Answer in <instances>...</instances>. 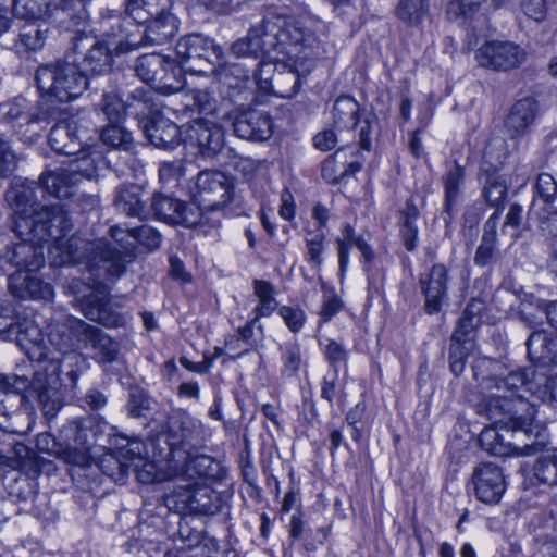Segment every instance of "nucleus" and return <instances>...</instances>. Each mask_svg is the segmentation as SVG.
Returning a JSON list of instances; mask_svg holds the SVG:
<instances>
[{
  "label": "nucleus",
  "instance_id": "nucleus-1",
  "mask_svg": "<svg viewBox=\"0 0 557 557\" xmlns=\"http://www.w3.org/2000/svg\"><path fill=\"white\" fill-rule=\"evenodd\" d=\"M44 189L39 182L15 178L5 193V199L13 210L14 231L17 234H33L39 240L53 239L50 247L52 264L58 267L85 264L90 281L104 285L122 275L125 264L134 257L139 238V228H110L112 238L124 250L117 251L103 239L85 242L77 237L64 239L72 223L61 205H42Z\"/></svg>",
  "mask_w": 557,
  "mask_h": 557
},
{
  "label": "nucleus",
  "instance_id": "nucleus-2",
  "mask_svg": "<svg viewBox=\"0 0 557 557\" xmlns=\"http://www.w3.org/2000/svg\"><path fill=\"white\" fill-rule=\"evenodd\" d=\"M323 47L314 34L283 17L268 16L259 25L250 28L248 35L232 46L236 57L268 55L273 60H287L294 72L278 74L277 82L293 81V86L282 97L290 98L300 88V76L309 74L315 66V60L323 53Z\"/></svg>",
  "mask_w": 557,
  "mask_h": 557
},
{
  "label": "nucleus",
  "instance_id": "nucleus-3",
  "mask_svg": "<svg viewBox=\"0 0 557 557\" xmlns=\"http://www.w3.org/2000/svg\"><path fill=\"white\" fill-rule=\"evenodd\" d=\"M495 392L491 393L486 408L492 417L505 416L513 428H521L528 434L542 436L545 425L536 419L537 409L528 400L542 386V376L533 369H518L502 379H491Z\"/></svg>",
  "mask_w": 557,
  "mask_h": 557
},
{
  "label": "nucleus",
  "instance_id": "nucleus-4",
  "mask_svg": "<svg viewBox=\"0 0 557 557\" xmlns=\"http://www.w3.org/2000/svg\"><path fill=\"white\" fill-rule=\"evenodd\" d=\"M82 358L78 354L55 355L49 351L36 362L32 391L47 420L53 419L64 405L65 396H75Z\"/></svg>",
  "mask_w": 557,
  "mask_h": 557
},
{
  "label": "nucleus",
  "instance_id": "nucleus-5",
  "mask_svg": "<svg viewBox=\"0 0 557 557\" xmlns=\"http://www.w3.org/2000/svg\"><path fill=\"white\" fill-rule=\"evenodd\" d=\"M88 38H77L72 54L37 67L35 81L44 99L54 102H70L78 98L88 87V78L76 63L75 55L86 47Z\"/></svg>",
  "mask_w": 557,
  "mask_h": 557
},
{
  "label": "nucleus",
  "instance_id": "nucleus-6",
  "mask_svg": "<svg viewBox=\"0 0 557 557\" xmlns=\"http://www.w3.org/2000/svg\"><path fill=\"white\" fill-rule=\"evenodd\" d=\"M146 429L148 447H153V451L159 449L161 455L168 454L176 463L186 455V450H191V442L197 434L196 422L186 413H177L166 423V416L159 412L146 424Z\"/></svg>",
  "mask_w": 557,
  "mask_h": 557
},
{
  "label": "nucleus",
  "instance_id": "nucleus-7",
  "mask_svg": "<svg viewBox=\"0 0 557 557\" xmlns=\"http://www.w3.org/2000/svg\"><path fill=\"white\" fill-rule=\"evenodd\" d=\"M186 475L176 476V485L168 503L176 510L196 515H215L222 509L220 495L203 482H191Z\"/></svg>",
  "mask_w": 557,
  "mask_h": 557
},
{
  "label": "nucleus",
  "instance_id": "nucleus-8",
  "mask_svg": "<svg viewBox=\"0 0 557 557\" xmlns=\"http://www.w3.org/2000/svg\"><path fill=\"white\" fill-rule=\"evenodd\" d=\"M95 171L91 161L83 157L71 161L67 168L42 173L39 177V184L45 195L49 194L59 199L69 198L74 194L73 188L83 178H91Z\"/></svg>",
  "mask_w": 557,
  "mask_h": 557
},
{
  "label": "nucleus",
  "instance_id": "nucleus-9",
  "mask_svg": "<svg viewBox=\"0 0 557 557\" xmlns=\"http://www.w3.org/2000/svg\"><path fill=\"white\" fill-rule=\"evenodd\" d=\"M141 82L152 90L170 95L183 88L181 70L159 53L141 54Z\"/></svg>",
  "mask_w": 557,
  "mask_h": 557
},
{
  "label": "nucleus",
  "instance_id": "nucleus-10",
  "mask_svg": "<svg viewBox=\"0 0 557 557\" xmlns=\"http://www.w3.org/2000/svg\"><path fill=\"white\" fill-rule=\"evenodd\" d=\"M219 54L220 48L213 40L199 34L187 35L176 44V55L180 62L177 69L181 71L205 72L207 65L212 64L213 59L219 58Z\"/></svg>",
  "mask_w": 557,
  "mask_h": 557
},
{
  "label": "nucleus",
  "instance_id": "nucleus-11",
  "mask_svg": "<svg viewBox=\"0 0 557 557\" xmlns=\"http://www.w3.org/2000/svg\"><path fill=\"white\" fill-rule=\"evenodd\" d=\"M18 235L24 236L23 240L5 247L0 256V261H4L11 268H14L15 272H37L45 263L42 245L50 239L39 240L35 236L33 237L30 233Z\"/></svg>",
  "mask_w": 557,
  "mask_h": 557
},
{
  "label": "nucleus",
  "instance_id": "nucleus-12",
  "mask_svg": "<svg viewBox=\"0 0 557 557\" xmlns=\"http://www.w3.org/2000/svg\"><path fill=\"white\" fill-rule=\"evenodd\" d=\"M195 201L203 205L211 212L221 210L232 196V182L218 171L200 172L196 181Z\"/></svg>",
  "mask_w": 557,
  "mask_h": 557
},
{
  "label": "nucleus",
  "instance_id": "nucleus-13",
  "mask_svg": "<svg viewBox=\"0 0 557 557\" xmlns=\"http://www.w3.org/2000/svg\"><path fill=\"white\" fill-rule=\"evenodd\" d=\"M527 52L511 41H488L476 51V60L483 67L508 71L527 60Z\"/></svg>",
  "mask_w": 557,
  "mask_h": 557
},
{
  "label": "nucleus",
  "instance_id": "nucleus-14",
  "mask_svg": "<svg viewBox=\"0 0 557 557\" xmlns=\"http://www.w3.org/2000/svg\"><path fill=\"white\" fill-rule=\"evenodd\" d=\"M490 418L494 420L493 425L484 428L479 435V442L481 447L490 453L491 455L498 457H508L519 449L513 446L511 442L507 438L508 436H512L510 429L512 432H523L528 437L534 436V434H528L521 428H513L512 423H505L504 421H508L505 416L498 414L497 418L492 417L488 412Z\"/></svg>",
  "mask_w": 557,
  "mask_h": 557
},
{
  "label": "nucleus",
  "instance_id": "nucleus-15",
  "mask_svg": "<svg viewBox=\"0 0 557 557\" xmlns=\"http://www.w3.org/2000/svg\"><path fill=\"white\" fill-rule=\"evenodd\" d=\"M471 484L475 497L484 504H497L506 491L503 470L492 463H480L472 473Z\"/></svg>",
  "mask_w": 557,
  "mask_h": 557
},
{
  "label": "nucleus",
  "instance_id": "nucleus-16",
  "mask_svg": "<svg viewBox=\"0 0 557 557\" xmlns=\"http://www.w3.org/2000/svg\"><path fill=\"white\" fill-rule=\"evenodd\" d=\"M539 112V102L534 98L524 97L517 100L504 119V133L510 139H519L525 136L534 125Z\"/></svg>",
  "mask_w": 557,
  "mask_h": 557
},
{
  "label": "nucleus",
  "instance_id": "nucleus-17",
  "mask_svg": "<svg viewBox=\"0 0 557 557\" xmlns=\"http://www.w3.org/2000/svg\"><path fill=\"white\" fill-rule=\"evenodd\" d=\"M448 270L442 263L434 264L426 274L420 276V286L425 298L426 313H438L447 296Z\"/></svg>",
  "mask_w": 557,
  "mask_h": 557
},
{
  "label": "nucleus",
  "instance_id": "nucleus-18",
  "mask_svg": "<svg viewBox=\"0 0 557 557\" xmlns=\"http://www.w3.org/2000/svg\"><path fill=\"white\" fill-rule=\"evenodd\" d=\"M141 25H144L141 46L163 45L177 34L180 21L170 10H166L141 17Z\"/></svg>",
  "mask_w": 557,
  "mask_h": 557
},
{
  "label": "nucleus",
  "instance_id": "nucleus-19",
  "mask_svg": "<svg viewBox=\"0 0 557 557\" xmlns=\"http://www.w3.org/2000/svg\"><path fill=\"white\" fill-rule=\"evenodd\" d=\"M234 133L239 138L264 141L273 133L271 117L267 112L249 109L240 112L233 123Z\"/></svg>",
  "mask_w": 557,
  "mask_h": 557
},
{
  "label": "nucleus",
  "instance_id": "nucleus-20",
  "mask_svg": "<svg viewBox=\"0 0 557 557\" xmlns=\"http://www.w3.org/2000/svg\"><path fill=\"white\" fill-rule=\"evenodd\" d=\"M79 301L83 314L106 327H119L125 324L126 318L115 310L102 292H92Z\"/></svg>",
  "mask_w": 557,
  "mask_h": 557
},
{
  "label": "nucleus",
  "instance_id": "nucleus-21",
  "mask_svg": "<svg viewBox=\"0 0 557 557\" xmlns=\"http://www.w3.org/2000/svg\"><path fill=\"white\" fill-rule=\"evenodd\" d=\"M13 338L23 348L29 360L37 362L50 351L42 346L44 335L32 319L16 313V325L11 327Z\"/></svg>",
  "mask_w": 557,
  "mask_h": 557
},
{
  "label": "nucleus",
  "instance_id": "nucleus-22",
  "mask_svg": "<svg viewBox=\"0 0 557 557\" xmlns=\"http://www.w3.org/2000/svg\"><path fill=\"white\" fill-rule=\"evenodd\" d=\"M187 139L191 145H196L199 153L206 158L215 156L224 146L222 128L206 120H195L189 125Z\"/></svg>",
  "mask_w": 557,
  "mask_h": 557
},
{
  "label": "nucleus",
  "instance_id": "nucleus-23",
  "mask_svg": "<svg viewBox=\"0 0 557 557\" xmlns=\"http://www.w3.org/2000/svg\"><path fill=\"white\" fill-rule=\"evenodd\" d=\"M16 36L10 47L17 54L40 50L47 39L48 25L40 20H18L14 24Z\"/></svg>",
  "mask_w": 557,
  "mask_h": 557
},
{
  "label": "nucleus",
  "instance_id": "nucleus-24",
  "mask_svg": "<svg viewBox=\"0 0 557 557\" xmlns=\"http://www.w3.org/2000/svg\"><path fill=\"white\" fill-rule=\"evenodd\" d=\"M37 272H13L9 275V289L15 298L51 300L53 287L36 275Z\"/></svg>",
  "mask_w": 557,
  "mask_h": 557
},
{
  "label": "nucleus",
  "instance_id": "nucleus-25",
  "mask_svg": "<svg viewBox=\"0 0 557 557\" xmlns=\"http://www.w3.org/2000/svg\"><path fill=\"white\" fill-rule=\"evenodd\" d=\"M146 456H141V484L154 482L173 481L176 473V462L168 454L161 455L153 451V447H148V437L145 442ZM159 450V449H156Z\"/></svg>",
  "mask_w": 557,
  "mask_h": 557
},
{
  "label": "nucleus",
  "instance_id": "nucleus-26",
  "mask_svg": "<svg viewBox=\"0 0 557 557\" xmlns=\"http://www.w3.org/2000/svg\"><path fill=\"white\" fill-rule=\"evenodd\" d=\"M25 396L0 392V429L12 434H23L20 421L28 417L23 409Z\"/></svg>",
  "mask_w": 557,
  "mask_h": 557
},
{
  "label": "nucleus",
  "instance_id": "nucleus-27",
  "mask_svg": "<svg viewBox=\"0 0 557 557\" xmlns=\"http://www.w3.org/2000/svg\"><path fill=\"white\" fill-rule=\"evenodd\" d=\"M76 323L87 324L83 320L70 318L66 323L55 324L50 330L48 339L55 355L76 354V348H83L84 338L76 332Z\"/></svg>",
  "mask_w": 557,
  "mask_h": 557
},
{
  "label": "nucleus",
  "instance_id": "nucleus-28",
  "mask_svg": "<svg viewBox=\"0 0 557 557\" xmlns=\"http://www.w3.org/2000/svg\"><path fill=\"white\" fill-rule=\"evenodd\" d=\"M76 332L84 338L83 348H91L101 362H111L115 359L119 344L101 330L89 324L76 323Z\"/></svg>",
  "mask_w": 557,
  "mask_h": 557
},
{
  "label": "nucleus",
  "instance_id": "nucleus-29",
  "mask_svg": "<svg viewBox=\"0 0 557 557\" xmlns=\"http://www.w3.org/2000/svg\"><path fill=\"white\" fill-rule=\"evenodd\" d=\"M50 147L58 153L75 156L82 150L75 122L57 123L49 133Z\"/></svg>",
  "mask_w": 557,
  "mask_h": 557
},
{
  "label": "nucleus",
  "instance_id": "nucleus-30",
  "mask_svg": "<svg viewBox=\"0 0 557 557\" xmlns=\"http://www.w3.org/2000/svg\"><path fill=\"white\" fill-rule=\"evenodd\" d=\"M87 16L84 0H55L50 2L48 18L70 26H77Z\"/></svg>",
  "mask_w": 557,
  "mask_h": 557
},
{
  "label": "nucleus",
  "instance_id": "nucleus-31",
  "mask_svg": "<svg viewBox=\"0 0 557 557\" xmlns=\"http://www.w3.org/2000/svg\"><path fill=\"white\" fill-rule=\"evenodd\" d=\"M499 219L500 211L497 209L485 222L484 233L474 256V263L479 267L484 268L491 264L496 258V228Z\"/></svg>",
  "mask_w": 557,
  "mask_h": 557
},
{
  "label": "nucleus",
  "instance_id": "nucleus-32",
  "mask_svg": "<svg viewBox=\"0 0 557 557\" xmlns=\"http://www.w3.org/2000/svg\"><path fill=\"white\" fill-rule=\"evenodd\" d=\"M144 132L148 141L157 148L170 149L180 141L178 127L164 119H158L146 124Z\"/></svg>",
  "mask_w": 557,
  "mask_h": 557
},
{
  "label": "nucleus",
  "instance_id": "nucleus-33",
  "mask_svg": "<svg viewBox=\"0 0 557 557\" xmlns=\"http://www.w3.org/2000/svg\"><path fill=\"white\" fill-rule=\"evenodd\" d=\"M112 53L108 46L100 41H94L90 48L84 54L81 64H78L82 72L88 75H102L111 70Z\"/></svg>",
  "mask_w": 557,
  "mask_h": 557
},
{
  "label": "nucleus",
  "instance_id": "nucleus-34",
  "mask_svg": "<svg viewBox=\"0 0 557 557\" xmlns=\"http://www.w3.org/2000/svg\"><path fill=\"white\" fill-rule=\"evenodd\" d=\"M212 465V459L207 456L193 455L191 450H186V455L180 458L176 463V473L174 476V485H176V476L186 475L191 482H203L208 470Z\"/></svg>",
  "mask_w": 557,
  "mask_h": 557
},
{
  "label": "nucleus",
  "instance_id": "nucleus-35",
  "mask_svg": "<svg viewBox=\"0 0 557 557\" xmlns=\"http://www.w3.org/2000/svg\"><path fill=\"white\" fill-rule=\"evenodd\" d=\"M360 106L350 96L338 97L333 104V124L338 129H350L359 121Z\"/></svg>",
  "mask_w": 557,
  "mask_h": 557
},
{
  "label": "nucleus",
  "instance_id": "nucleus-36",
  "mask_svg": "<svg viewBox=\"0 0 557 557\" xmlns=\"http://www.w3.org/2000/svg\"><path fill=\"white\" fill-rule=\"evenodd\" d=\"M528 356L539 366H547L553 361V339L543 331H534L527 341Z\"/></svg>",
  "mask_w": 557,
  "mask_h": 557
},
{
  "label": "nucleus",
  "instance_id": "nucleus-37",
  "mask_svg": "<svg viewBox=\"0 0 557 557\" xmlns=\"http://www.w3.org/2000/svg\"><path fill=\"white\" fill-rule=\"evenodd\" d=\"M210 210L206 209L203 205L197 203H185L182 202V208L178 210V219L176 224H184L188 227H200L203 228L207 223L210 222V227L213 230L219 228V219H211L208 216Z\"/></svg>",
  "mask_w": 557,
  "mask_h": 557
},
{
  "label": "nucleus",
  "instance_id": "nucleus-38",
  "mask_svg": "<svg viewBox=\"0 0 557 557\" xmlns=\"http://www.w3.org/2000/svg\"><path fill=\"white\" fill-rule=\"evenodd\" d=\"M131 468L135 474V478L139 480L138 466L133 465L132 467L131 463L122 461L117 456H115L112 453L103 455L99 461L100 471L117 484L125 483Z\"/></svg>",
  "mask_w": 557,
  "mask_h": 557
},
{
  "label": "nucleus",
  "instance_id": "nucleus-39",
  "mask_svg": "<svg viewBox=\"0 0 557 557\" xmlns=\"http://www.w3.org/2000/svg\"><path fill=\"white\" fill-rule=\"evenodd\" d=\"M465 169L458 163H455L442 177V183L445 191V213L450 215L453 207L460 194L461 187L465 182Z\"/></svg>",
  "mask_w": 557,
  "mask_h": 557
},
{
  "label": "nucleus",
  "instance_id": "nucleus-40",
  "mask_svg": "<svg viewBox=\"0 0 557 557\" xmlns=\"http://www.w3.org/2000/svg\"><path fill=\"white\" fill-rule=\"evenodd\" d=\"M136 9L137 0H128L125 16L122 18V23L120 25L121 33L125 34V37L116 44L115 50L117 54L127 53L137 49L138 42L131 40V37L139 29V24L133 15V12Z\"/></svg>",
  "mask_w": 557,
  "mask_h": 557
},
{
  "label": "nucleus",
  "instance_id": "nucleus-41",
  "mask_svg": "<svg viewBox=\"0 0 557 557\" xmlns=\"http://www.w3.org/2000/svg\"><path fill=\"white\" fill-rule=\"evenodd\" d=\"M253 292L258 298V306L253 309L255 321L260 318L271 315L277 307V301L274 297V286L267 281L255 280Z\"/></svg>",
  "mask_w": 557,
  "mask_h": 557
},
{
  "label": "nucleus",
  "instance_id": "nucleus-42",
  "mask_svg": "<svg viewBox=\"0 0 557 557\" xmlns=\"http://www.w3.org/2000/svg\"><path fill=\"white\" fill-rule=\"evenodd\" d=\"M51 0H14L12 12L17 20H40L47 17Z\"/></svg>",
  "mask_w": 557,
  "mask_h": 557
},
{
  "label": "nucleus",
  "instance_id": "nucleus-43",
  "mask_svg": "<svg viewBox=\"0 0 557 557\" xmlns=\"http://www.w3.org/2000/svg\"><path fill=\"white\" fill-rule=\"evenodd\" d=\"M180 208H182V201L168 196L154 195L151 201L153 216L171 224H176Z\"/></svg>",
  "mask_w": 557,
  "mask_h": 557
},
{
  "label": "nucleus",
  "instance_id": "nucleus-44",
  "mask_svg": "<svg viewBox=\"0 0 557 557\" xmlns=\"http://www.w3.org/2000/svg\"><path fill=\"white\" fill-rule=\"evenodd\" d=\"M32 103L25 97H16L1 106L3 117L9 121H23L29 123L34 120Z\"/></svg>",
  "mask_w": 557,
  "mask_h": 557
},
{
  "label": "nucleus",
  "instance_id": "nucleus-45",
  "mask_svg": "<svg viewBox=\"0 0 557 557\" xmlns=\"http://www.w3.org/2000/svg\"><path fill=\"white\" fill-rule=\"evenodd\" d=\"M100 138L104 145L116 149L129 150L134 145L132 134L116 123H110L104 127Z\"/></svg>",
  "mask_w": 557,
  "mask_h": 557
},
{
  "label": "nucleus",
  "instance_id": "nucleus-46",
  "mask_svg": "<svg viewBox=\"0 0 557 557\" xmlns=\"http://www.w3.org/2000/svg\"><path fill=\"white\" fill-rule=\"evenodd\" d=\"M533 474L540 483L557 485V450L539 458L533 466Z\"/></svg>",
  "mask_w": 557,
  "mask_h": 557
},
{
  "label": "nucleus",
  "instance_id": "nucleus-47",
  "mask_svg": "<svg viewBox=\"0 0 557 557\" xmlns=\"http://www.w3.org/2000/svg\"><path fill=\"white\" fill-rule=\"evenodd\" d=\"M485 0H450L447 16L453 21H467L479 12Z\"/></svg>",
  "mask_w": 557,
  "mask_h": 557
},
{
  "label": "nucleus",
  "instance_id": "nucleus-48",
  "mask_svg": "<svg viewBox=\"0 0 557 557\" xmlns=\"http://www.w3.org/2000/svg\"><path fill=\"white\" fill-rule=\"evenodd\" d=\"M507 196V186L505 182L497 176H490L484 187V197L492 207L503 206Z\"/></svg>",
  "mask_w": 557,
  "mask_h": 557
},
{
  "label": "nucleus",
  "instance_id": "nucleus-49",
  "mask_svg": "<svg viewBox=\"0 0 557 557\" xmlns=\"http://www.w3.org/2000/svg\"><path fill=\"white\" fill-rule=\"evenodd\" d=\"M426 0H399L396 13L399 18L409 23H418L425 10Z\"/></svg>",
  "mask_w": 557,
  "mask_h": 557
},
{
  "label": "nucleus",
  "instance_id": "nucleus-50",
  "mask_svg": "<svg viewBox=\"0 0 557 557\" xmlns=\"http://www.w3.org/2000/svg\"><path fill=\"white\" fill-rule=\"evenodd\" d=\"M356 239L355 230L349 224H345L342 235L336 239L341 272H344L348 264V252L352 246L356 247Z\"/></svg>",
  "mask_w": 557,
  "mask_h": 557
},
{
  "label": "nucleus",
  "instance_id": "nucleus-51",
  "mask_svg": "<svg viewBox=\"0 0 557 557\" xmlns=\"http://www.w3.org/2000/svg\"><path fill=\"white\" fill-rule=\"evenodd\" d=\"M535 197L552 203L557 196V183L549 173H540L534 185Z\"/></svg>",
  "mask_w": 557,
  "mask_h": 557
},
{
  "label": "nucleus",
  "instance_id": "nucleus-52",
  "mask_svg": "<svg viewBox=\"0 0 557 557\" xmlns=\"http://www.w3.org/2000/svg\"><path fill=\"white\" fill-rule=\"evenodd\" d=\"M185 174L182 160L162 162L159 169L160 181L165 185L176 186Z\"/></svg>",
  "mask_w": 557,
  "mask_h": 557
},
{
  "label": "nucleus",
  "instance_id": "nucleus-53",
  "mask_svg": "<svg viewBox=\"0 0 557 557\" xmlns=\"http://www.w3.org/2000/svg\"><path fill=\"white\" fill-rule=\"evenodd\" d=\"M282 361L284 364V372L294 374L301 366V351L296 343H287L282 347Z\"/></svg>",
  "mask_w": 557,
  "mask_h": 557
},
{
  "label": "nucleus",
  "instance_id": "nucleus-54",
  "mask_svg": "<svg viewBox=\"0 0 557 557\" xmlns=\"http://www.w3.org/2000/svg\"><path fill=\"white\" fill-rule=\"evenodd\" d=\"M540 228L552 236V256L548 262V268L552 270V264L555 259V244L557 242V208L548 210L547 213L540 218Z\"/></svg>",
  "mask_w": 557,
  "mask_h": 557
},
{
  "label": "nucleus",
  "instance_id": "nucleus-55",
  "mask_svg": "<svg viewBox=\"0 0 557 557\" xmlns=\"http://www.w3.org/2000/svg\"><path fill=\"white\" fill-rule=\"evenodd\" d=\"M101 108L110 123H117L125 113L124 103L114 95H103Z\"/></svg>",
  "mask_w": 557,
  "mask_h": 557
},
{
  "label": "nucleus",
  "instance_id": "nucleus-56",
  "mask_svg": "<svg viewBox=\"0 0 557 557\" xmlns=\"http://www.w3.org/2000/svg\"><path fill=\"white\" fill-rule=\"evenodd\" d=\"M278 313L285 321L288 329L294 333L298 332L302 327L306 320L305 312L297 307L283 306L280 308Z\"/></svg>",
  "mask_w": 557,
  "mask_h": 557
},
{
  "label": "nucleus",
  "instance_id": "nucleus-57",
  "mask_svg": "<svg viewBox=\"0 0 557 557\" xmlns=\"http://www.w3.org/2000/svg\"><path fill=\"white\" fill-rule=\"evenodd\" d=\"M2 389L0 392L5 394L23 395L28 387L32 388V382L28 379L20 375H7L1 382Z\"/></svg>",
  "mask_w": 557,
  "mask_h": 557
},
{
  "label": "nucleus",
  "instance_id": "nucleus-58",
  "mask_svg": "<svg viewBox=\"0 0 557 557\" xmlns=\"http://www.w3.org/2000/svg\"><path fill=\"white\" fill-rule=\"evenodd\" d=\"M478 325V321H472L469 318L461 315L457 327L451 335V342H456L457 344L466 343Z\"/></svg>",
  "mask_w": 557,
  "mask_h": 557
},
{
  "label": "nucleus",
  "instance_id": "nucleus-59",
  "mask_svg": "<svg viewBox=\"0 0 557 557\" xmlns=\"http://www.w3.org/2000/svg\"><path fill=\"white\" fill-rule=\"evenodd\" d=\"M15 165V156L8 141L0 137V178L10 174Z\"/></svg>",
  "mask_w": 557,
  "mask_h": 557
},
{
  "label": "nucleus",
  "instance_id": "nucleus-60",
  "mask_svg": "<svg viewBox=\"0 0 557 557\" xmlns=\"http://www.w3.org/2000/svg\"><path fill=\"white\" fill-rule=\"evenodd\" d=\"M521 8L527 16L541 22L546 16L545 0H521Z\"/></svg>",
  "mask_w": 557,
  "mask_h": 557
},
{
  "label": "nucleus",
  "instance_id": "nucleus-61",
  "mask_svg": "<svg viewBox=\"0 0 557 557\" xmlns=\"http://www.w3.org/2000/svg\"><path fill=\"white\" fill-rule=\"evenodd\" d=\"M374 117H366L360 122V128L358 133L359 147L362 150L369 151L372 148V136L374 129Z\"/></svg>",
  "mask_w": 557,
  "mask_h": 557
},
{
  "label": "nucleus",
  "instance_id": "nucleus-62",
  "mask_svg": "<svg viewBox=\"0 0 557 557\" xmlns=\"http://www.w3.org/2000/svg\"><path fill=\"white\" fill-rule=\"evenodd\" d=\"M161 244L160 234L152 227L141 225V252L145 250L151 252L157 250Z\"/></svg>",
  "mask_w": 557,
  "mask_h": 557
},
{
  "label": "nucleus",
  "instance_id": "nucleus-63",
  "mask_svg": "<svg viewBox=\"0 0 557 557\" xmlns=\"http://www.w3.org/2000/svg\"><path fill=\"white\" fill-rule=\"evenodd\" d=\"M343 308V302L341 298L333 294H326L324 296L323 306L321 309V317L324 321L330 320L333 318L337 312H339Z\"/></svg>",
  "mask_w": 557,
  "mask_h": 557
},
{
  "label": "nucleus",
  "instance_id": "nucleus-64",
  "mask_svg": "<svg viewBox=\"0 0 557 557\" xmlns=\"http://www.w3.org/2000/svg\"><path fill=\"white\" fill-rule=\"evenodd\" d=\"M400 236L404 246L408 251H413L417 248L418 240V227L413 223H401L400 224Z\"/></svg>",
  "mask_w": 557,
  "mask_h": 557
}]
</instances>
